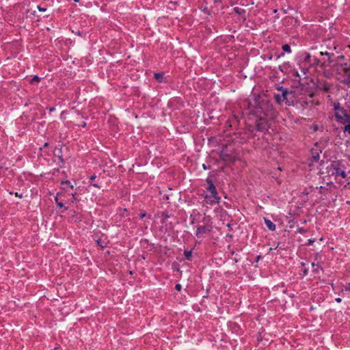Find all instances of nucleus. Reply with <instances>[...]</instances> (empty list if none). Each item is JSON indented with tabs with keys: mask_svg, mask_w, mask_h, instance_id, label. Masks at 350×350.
Wrapping results in <instances>:
<instances>
[{
	"mask_svg": "<svg viewBox=\"0 0 350 350\" xmlns=\"http://www.w3.org/2000/svg\"><path fill=\"white\" fill-rule=\"evenodd\" d=\"M86 125H87V124H86V122H83L81 123V126L82 127H85V126H86Z\"/></svg>",
	"mask_w": 350,
	"mask_h": 350,
	"instance_id": "54",
	"label": "nucleus"
},
{
	"mask_svg": "<svg viewBox=\"0 0 350 350\" xmlns=\"http://www.w3.org/2000/svg\"><path fill=\"white\" fill-rule=\"evenodd\" d=\"M293 75L296 77H299V74L297 70H293Z\"/></svg>",
	"mask_w": 350,
	"mask_h": 350,
	"instance_id": "41",
	"label": "nucleus"
},
{
	"mask_svg": "<svg viewBox=\"0 0 350 350\" xmlns=\"http://www.w3.org/2000/svg\"><path fill=\"white\" fill-rule=\"evenodd\" d=\"M311 59H312V57L310 53H306L304 55V56L303 57L304 62H307L308 64H309L310 62L311 61Z\"/></svg>",
	"mask_w": 350,
	"mask_h": 350,
	"instance_id": "27",
	"label": "nucleus"
},
{
	"mask_svg": "<svg viewBox=\"0 0 350 350\" xmlns=\"http://www.w3.org/2000/svg\"><path fill=\"white\" fill-rule=\"evenodd\" d=\"M343 291H350V283H347L342 288Z\"/></svg>",
	"mask_w": 350,
	"mask_h": 350,
	"instance_id": "35",
	"label": "nucleus"
},
{
	"mask_svg": "<svg viewBox=\"0 0 350 350\" xmlns=\"http://www.w3.org/2000/svg\"><path fill=\"white\" fill-rule=\"evenodd\" d=\"M277 90L281 92L280 96L286 105L290 106L291 104L293 103V98L294 95H295V91H289L283 86H278Z\"/></svg>",
	"mask_w": 350,
	"mask_h": 350,
	"instance_id": "7",
	"label": "nucleus"
},
{
	"mask_svg": "<svg viewBox=\"0 0 350 350\" xmlns=\"http://www.w3.org/2000/svg\"><path fill=\"white\" fill-rule=\"evenodd\" d=\"M146 216V213L145 212L141 213L139 215L140 219H144Z\"/></svg>",
	"mask_w": 350,
	"mask_h": 350,
	"instance_id": "45",
	"label": "nucleus"
},
{
	"mask_svg": "<svg viewBox=\"0 0 350 350\" xmlns=\"http://www.w3.org/2000/svg\"><path fill=\"white\" fill-rule=\"evenodd\" d=\"M289 62H285L282 66H279V70L282 72H283V67H284L286 65H288Z\"/></svg>",
	"mask_w": 350,
	"mask_h": 350,
	"instance_id": "40",
	"label": "nucleus"
},
{
	"mask_svg": "<svg viewBox=\"0 0 350 350\" xmlns=\"http://www.w3.org/2000/svg\"><path fill=\"white\" fill-rule=\"evenodd\" d=\"M41 80V78L38 77V75H34L31 80L29 81V83L32 85L33 84H38Z\"/></svg>",
	"mask_w": 350,
	"mask_h": 350,
	"instance_id": "24",
	"label": "nucleus"
},
{
	"mask_svg": "<svg viewBox=\"0 0 350 350\" xmlns=\"http://www.w3.org/2000/svg\"><path fill=\"white\" fill-rule=\"evenodd\" d=\"M308 269L306 268L301 271V273L300 274L302 275L303 276H306V275H308Z\"/></svg>",
	"mask_w": 350,
	"mask_h": 350,
	"instance_id": "36",
	"label": "nucleus"
},
{
	"mask_svg": "<svg viewBox=\"0 0 350 350\" xmlns=\"http://www.w3.org/2000/svg\"><path fill=\"white\" fill-rule=\"evenodd\" d=\"M315 241L314 239H309L307 241L306 245H312Z\"/></svg>",
	"mask_w": 350,
	"mask_h": 350,
	"instance_id": "34",
	"label": "nucleus"
},
{
	"mask_svg": "<svg viewBox=\"0 0 350 350\" xmlns=\"http://www.w3.org/2000/svg\"><path fill=\"white\" fill-rule=\"evenodd\" d=\"M320 159V155L319 153L317 151H312V158L311 161L314 162H318Z\"/></svg>",
	"mask_w": 350,
	"mask_h": 350,
	"instance_id": "20",
	"label": "nucleus"
},
{
	"mask_svg": "<svg viewBox=\"0 0 350 350\" xmlns=\"http://www.w3.org/2000/svg\"><path fill=\"white\" fill-rule=\"evenodd\" d=\"M56 204H57V207L58 208H64V211H62V213H64L65 211L68 210V207L64 206V204L62 200L59 202H57Z\"/></svg>",
	"mask_w": 350,
	"mask_h": 350,
	"instance_id": "26",
	"label": "nucleus"
},
{
	"mask_svg": "<svg viewBox=\"0 0 350 350\" xmlns=\"http://www.w3.org/2000/svg\"><path fill=\"white\" fill-rule=\"evenodd\" d=\"M90 185L96 188H100V186L97 183H90Z\"/></svg>",
	"mask_w": 350,
	"mask_h": 350,
	"instance_id": "48",
	"label": "nucleus"
},
{
	"mask_svg": "<svg viewBox=\"0 0 350 350\" xmlns=\"http://www.w3.org/2000/svg\"><path fill=\"white\" fill-rule=\"evenodd\" d=\"M319 55L321 56L325 55L327 57V66L329 64H332L334 62V60L332 59V56L334 55L333 53H329V52H320Z\"/></svg>",
	"mask_w": 350,
	"mask_h": 350,
	"instance_id": "16",
	"label": "nucleus"
},
{
	"mask_svg": "<svg viewBox=\"0 0 350 350\" xmlns=\"http://www.w3.org/2000/svg\"><path fill=\"white\" fill-rule=\"evenodd\" d=\"M184 256L185 257V259L187 260H192V250H185L184 251Z\"/></svg>",
	"mask_w": 350,
	"mask_h": 350,
	"instance_id": "22",
	"label": "nucleus"
},
{
	"mask_svg": "<svg viewBox=\"0 0 350 350\" xmlns=\"http://www.w3.org/2000/svg\"><path fill=\"white\" fill-rule=\"evenodd\" d=\"M323 74H324V76L326 77H328L329 76V72L327 70H325L323 72Z\"/></svg>",
	"mask_w": 350,
	"mask_h": 350,
	"instance_id": "50",
	"label": "nucleus"
},
{
	"mask_svg": "<svg viewBox=\"0 0 350 350\" xmlns=\"http://www.w3.org/2000/svg\"><path fill=\"white\" fill-rule=\"evenodd\" d=\"M265 135L262 134V136H260L254 134L252 137V143L256 150H263L269 148V139Z\"/></svg>",
	"mask_w": 350,
	"mask_h": 350,
	"instance_id": "6",
	"label": "nucleus"
},
{
	"mask_svg": "<svg viewBox=\"0 0 350 350\" xmlns=\"http://www.w3.org/2000/svg\"><path fill=\"white\" fill-rule=\"evenodd\" d=\"M10 193L14 194L15 196L18 197L19 198H23V195L22 193H18V192H15V193L10 192Z\"/></svg>",
	"mask_w": 350,
	"mask_h": 350,
	"instance_id": "38",
	"label": "nucleus"
},
{
	"mask_svg": "<svg viewBox=\"0 0 350 350\" xmlns=\"http://www.w3.org/2000/svg\"><path fill=\"white\" fill-rule=\"evenodd\" d=\"M54 154L58 158L60 163H64V159H63V156L62 154V148H55Z\"/></svg>",
	"mask_w": 350,
	"mask_h": 350,
	"instance_id": "17",
	"label": "nucleus"
},
{
	"mask_svg": "<svg viewBox=\"0 0 350 350\" xmlns=\"http://www.w3.org/2000/svg\"><path fill=\"white\" fill-rule=\"evenodd\" d=\"M317 87L318 89L321 90H324L325 92H328L330 90L329 84L326 81H319Z\"/></svg>",
	"mask_w": 350,
	"mask_h": 350,
	"instance_id": "13",
	"label": "nucleus"
},
{
	"mask_svg": "<svg viewBox=\"0 0 350 350\" xmlns=\"http://www.w3.org/2000/svg\"><path fill=\"white\" fill-rule=\"evenodd\" d=\"M339 57V58H340V59H343V58H344V56H343V55H341V56H340V57Z\"/></svg>",
	"mask_w": 350,
	"mask_h": 350,
	"instance_id": "63",
	"label": "nucleus"
},
{
	"mask_svg": "<svg viewBox=\"0 0 350 350\" xmlns=\"http://www.w3.org/2000/svg\"><path fill=\"white\" fill-rule=\"evenodd\" d=\"M181 288H182V286H181V284H176L175 285V289H176V291H180L181 290Z\"/></svg>",
	"mask_w": 350,
	"mask_h": 350,
	"instance_id": "39",
	"label": "nucleus"
},
{
	"mask_svg": "<svg viewBox=\"0 0 350 350\" xmlns=\"http://www.w3.org/2000/svg\"><path fill=\"white\" fill-rule=\"evenodd\" d=\"M46 109H47L49 111V112H51H51H53V111H55V107H47Z\"/></svg>",
	"mask_w": 350,
	"mask_h": 350,
	"instance_id": "44",
	"label": "nucleus"
},
{
	"mask_svg": "<svg viewBox=\"0 0 350 350\" xmlns=\"http://www.w3.org/2000/svg\"><path fill=\"white\" fill-rule=\"evenodd\" d=\"M227 227H228L230 230H232V224H227Z\"/></svg>",
	"mask_w": 350,
	"mask_h": 350,
	"instance_id": "55",
	"label": "nucleus"
},
{
	"mask_svg": "<svg viewBox=\"0 0 350 350\" xmlns=\"http://www.w3.org/2000/svg\"><path fill=\"white\" fill-rule=\"evenodd\" d=\"M49 146L48 142H45L43 145V147L40 148V150H42L43 148H47Z\"/></svg>",
	"mask_w": 350,
	"mask_h": 350,
	"instance_id": "47",
	"label": "nucleus"
},
{
	"mask_svg": "<svg viewBox=\"0 0 350 350\" xmlns=\"http://www.w3.org/2000/svg\"><path fill=\"white\" fill-rule=\"evenodd\" d=\"M233 11L239 16L243 15L245 13V10L244 9L239 7L234 8Z\"/></svg>",
	"mask_w": 350,
	"mask_h": 350,
	"instance_id": "23",
	"label": "nucleus"
},
{
	"mask_svg": "<svg viewBox=\"0 0 350 350\" xmlns=\"http://www.w3.org/2000/svg\"><path fill=\"white\" fill-rule=\"evenodd\" d=\"M319 200H324V198L323 196H321L319 198Z\"/></svg>",
	"mask_w": 350,
	"mask_h": 350,
	"instance_id": "59",
	"label": "nucleus"
},
{
	"mask_svg": "<svg viewBox=\"0 0 350 350\" xmlns=\"http://www.w3.org/2000/svg\"><path fill=\"white\" fill-rule=\"evenodd\" d=\"M163 220L162 221V223L163 224L165 222V220L170 217V215L167 213H163Z\"/></svg>",
	"mask_w": 350,
	"mask_h": 350,
	"instance_id": "37",
	"label": "nucleus"
},
{
	"mask_svg": "<svg viewBox=\"0 0 350 350\" xmlns=\"http://www.w3.org/2000/svg\"><path fill=\"white\" fill-rule=\"evenodd\" d=\"M310 66L315 67L320 66L321 68H325L327 67V64L326 62H323L320 59L317 57L312 58L311 61L309 63Z\"/></svg>",
	"mask_w": 350,
	"mask_h": 350,
	"instance_id": "11",
	"label": "nucleus"
},
{
	"mask_svg": "<svg viewBox=\"0 0 350 350\" xmlns=\"http://www.w3.org/2000/svg\"><path fill=\"white\" fill-rule=\"evenodd\" d=\"M206 191H208L209 193L203 195V197L206 200L207 204L212 205L214 204H219L220 202L221 198L218 196V192L215 185L207 186Z\"/></svg>",
	"mask_w": 350,
	"mask_h": 350,
	"instance_id": "5",
	"label": "nucleus"
},
{
	"mask_svg": "<svg viewBox=\"0 0 350 350\" xmlns=\"http://www.w3.org/2000/svg\"><path fill=\"white\" fill-rule=\"evenodd\" d=\"M96 243H97V244H98V245H100V246H101V247H104V245H103V242L101 241V240H100V239H98V240L96 241Z\"/></svg>",
	"mask_w": 350,
	"mask_h": 350,
	"instance_id": "46",
	"label": "nucleus"
},
{
	"mask_svg": "<svg viewBox=\"0 0 350 350\" xmlns=\"http://www.w3.org/2000/svg\"><path fill=\"white\" fill-rule=\"evenodd\" d=\"M219 157L222 161L226 163H232L234 161V157L231 153H228L225 149L220 151Z\"/></svg>",
	"mask_w": 350,
	"mask_h": 350,
	"instance_id": "10",
	"label": "nucleus"
},
{
	"mask_svg": "<svg viewBox=\"0 0 350 350\" xmlns=\"http://www.w3.org/2000/svg\"><path fill=\"white\" fill-rule=\"evenodd\" d=\"M295 297L294 294H291V295H290V297H292V298H293V297Z\"/></svg>",
	"mask_w": 350,
	"mask_h": 350,
	"instance_id": "60",
	"label": "nucleus"
},
{
	"mask_svg": "<svg viewBox=\"0 0 350 350\" xmlns=\"http://www.w3.org/2000/svg\"><path fill=\"white\" fill-rule=\"evenodd\" d=\"M282 49L283 53H282L281 54H280V55H278L277 56L278 59L280 58L282 56H284V53H291V46L288 44H285L282 45Z\"/></svg>",
	"mask_w": 350,
	"mask_h": 350,
	"instance_id": "15",
	"label": "nucleus"
},
{
	"mask_svg": "<svg viewBox=\"0 0 350 350\" xmlns=\"http://www.w3.org/2000/svg\"><path fill=\"white\" fill-rule=\"evenodd\" d=\"M61 185L63 186L62 189L67 192L68 193H70V190H73L74 186L71 184L69 180H62Z\"/></svg>",
	"mask_w": 350,
	"mask_h": 350,
	"instance_id": "12",
	"label": "nucleus"
},
{
	"mask_svg": "<svg viewBox=\"0 0 350 350\" xmlns=\"http://www.w3.org/2000/svg\"><path fill=\"white\" fill-rule=\"evenodd\" d=\"M61 196H62V192H57L56 193V196L54 197V200H55L56 204L61 201L59 199V197Z\"/></svg>",
	"mask_w": 350,
	"mask_h": 350,
	"instance_id": "33",
	"label": "nucleus"
},
{
	"mask_svg": "<svg viewBox=\"0 0 350 350\" xmlns=\"http://www.w3.org/2000/svg\"><path fill=\"white\" fill-rule=\"evenodd\" d=\"M38 10L40 12H45L46 10V8H42L40 5H38Z\"/></svg>",
	"mask_w": 350,
	"mask_h": 350,
	"instance_id": "42",
	"label": "nucleus"
},
{
	"mask_svg": "<svg viewBox=\"0 0 350 350\" xmlns=\"http://www.w3.org/2000/svg\"><path fill=\"white\" fill-rule=\"evenodd\" d=\"M77 116H79V117H81V118H83V115L81 114V113L79 111H77Z\"/></svg>",
	"mask_w": 350,
	"mask_h": 350,
	"instance_id": "53",
	"label": "nucleus"
},
{
	"mask_svg": "<svg viewBox=\"0 0 350 350\" xmlns=\"http://www.w3.org/2000/svg\"><path fill=\"white\" fill-rule=\"evenodd\" d=\"M75 3L79 2L80 0H73Z\"/></svg>",
	"mask_w": 350,
	"mask_h": 350,
	"instance_id": "61",
	"label": "nucleus"
},
{
	"mask_svg": "<svg viewBox=\"0 0 350 350\" xmlns=\"http://www.w3.org/2000/svg\"><path fill=\"white\" fill-rule=\"evenodd\" d=\"M264 221H265V224L267 228L269 230H271V231L275 230V228H276L275 224H273L270 219H269L266 217H264Z\"/></svg>",
	"mask_w": 350,
	"mask_h": 350,
	"instance_id": "14",
	"label": "nucleus"
},
{
	"mask_svg": "<svg viewBox=\"0 0 350 350\" xmlns=\"http://www.w3.org/2000/svg\"><path fill=\"white\" fill-rule=\"evenodd\" d=\"M202 167L204 170H207L210 167V166H206V164H202Z\"/></svg>",
	"mask_w": 350,
	"mask_h": 350,
	"instance_id": "52",
	"label": "nucleus"
},
{
	"mask_svg": "<svg viewBox=\"0 0 350 350\" xmlns=\"http://www.w3.org/2000/svg\"><path fill=\"white\" fill-rule=\"evenodd\" d=\"M154 78L159 82L164 81V74L163 72H157L154 74Z\"/></svg>",
	"mask_w": 350,
	"mask_h": 350,
	"instance_id": "18",
	"label": "nucleus"
},
{
	"mask_svg": "<svg viewBox=\"0 0 350 350\" xmlns=\"http://www.w3.org/2000/svg\"><path fill=\"white\" fill-rule=\"evenodd\" d=\"M96 178V175L95 174L91 175L90 176V180H94Z\"/></svg>",
	"mask_w": 350,
	"mask_h": 350,
	"instance_id": "43",
	"label": "nucleus"
},
{
	"mask_svg": "<svg viewBox=\"0 0 350 350\" xmlns=\"http://www.w3.org/2000/svg\"><path fill=\"white\" fill-rule=\"evenodd\" d=\"M335 301L337 302V303H340L342 301V299L340 298V297H337L335 299Z\"/></svg>",
	"mask_w": 350,
	"mask_h": 350,
	"instance_id": "49",
	"label": "nucleus"
},
{
	"mask_svg": "<svg viewBox=\"0 0 350 350\" xmlns=\"http://www.w3.org/2000/svg\"><path fill=\"white\" fill-rule=\"evenodd\" d=\"M310 98V96L305 94L295 92V95H294L293 98V103L291 104L290 106L295 107L296 109L304 111L308 107Z\"/></svg>",
	"mask_w": 350,
	"mask_h": 350,
	"instance_id": "3",
	"label": "nucleus"
},
{
	"mask_svg": "<svg viewBox=\"0 0 350 350\" xmlns=\"http://www.w3.org/2000/svg\"><path fill=\"white\" fill-rule=\"evenodd\" d=\"M314 189L316 190H318L319 193L323 194V195H325L328 191V189L323 186L316 187Z\"/></svg>",
	"mask_w": 350,
	"mask_h": 350,
	"instance_id": "25",
	"label": "nucleus"
},
{
	"mask_svg": "<svg viewBox=\"0 0 350 350\" xmlns=\"http://www.w3.org/2000/svg\"><path fill=\"white\" fill-rule=\"evenodd\" d=\"M345 126L344 127V132L345 133H348L349 135H350V122H345Z\"/></svg>",
	"mask_w": 350,
	"mask_h": 350,
	"instance_id": "29",
	"label": "nucleus"
},
{
	"mask_svg": "<svg viewBox=\"0 0 350 350\" xmlns=\"http://www.w3.org/2000/svg\"><path fill=\"white\" fill-rule=\"evenodd\" d=\"M307 232H308L307 230H306L301 227H298L296 230V232L299 233V234H305Z\"/></svg>",
	"mask_w": 350,
	"mask_h": 350,
	"instance_id": "32",
	"label": "nucleus"
},
{
	"mask_svg": "<svg viewBox=\"0 0 350 350\" xmlns=\"http://www.w3.org/2000/svg\"><path fill=\"white\" fill-rule=\"evenodd\" d=\"M338 70L340 72L344 74V79H342V83L345 85H350V61L341 64Z\"/></svg>",
	"mask_w": 350,
	"mask_h": 350,
	"instance_id": "8",
	"label": "nucleus"
},
{
	"mask_svg": "<svg viewBox=\"0 0 350 350\" xmlns=\"http://www.w3.org/2000/svg\"><path fill=\"white\" fill-rule=\"evenodd\" d=\"M206 182L208 186H211V185H214L211 176H208L206 178Z\"/></svg>",
	"mask_w": 350,
	"mask_h": 350,
	"instance_id": "31",
	"label": "nucleus"
},
{
	"mask_svg": "<svg viewBox=\"0 0 350 350\" xmlns=\"http://www.w3.org/2000/svg\"><path fill=\"white\" fill-rule=\"evenodd\" d=\"M334 107L335 118L338 123L345 124V122L349 121L350 115L344 107L340 106V103H334Z\"/></svg>",
	"mask_w": 350,
	"mask_h": 350,
	"instance_id": "4",
	"label": "nucleus"
},
{
	"mask_svg": "<svg viewBox=\"0 0 350 350\" xmlns=\"http://www.w3.org/2000/svg\"><path fill=\"white\" fill-rule=\"evenodd\" d=\"M278 10L276 9L273 10V13H276Z\"/></svg>",
	"mask_w": 350,
	"mask_h": 350,
	"instance_id": "62",
	"label": "nucleus"
},
{
	"mask_svg": "<svg viewBox=\"0 0 350 350\" xmlns=\"http://www.w3.org/2000/svg\"><path fill=\"white\" fill-rule=\"evenodd\" d=\"M312 272L318 273L319 270H323L322 266L319 263L312 262Z\"/></svg>",
	"mask_w": 350,
	"mask_h": 350,
	"instance_id": "19",
	"label": "nucleus"
},
{
	"mask_svg": "<svg viewBox=\"0 0 350 350\" xmlns=\"http://www.w3.org/2000/svg\"><path fill=\"white\" fill-rule=\"evenodd\" d=\"M279 288H280V286L279 285H276V286H274L273 287V291H278L279 289Z\"/></svg>",
	"mask_w": 350,
	"mask_h": 350,
	"instance_id": "51",
	"label": "nucleus"
},
{
	"mask_svg": "<svg viewBox=\"0 0 350 350\" xmlns=\"http://www.w3.org/2000/svg\"><path fill=\"white\" fill-rule=\"evenodd\" d=\"M194 223V219H193L191 221V224H193Z\"/></svg>",
	"mask_w": 350,
	"mask_h": 350,
	"instance_id": "64",
	"label": "nucleus"
},
{
	"mask_svg": "<svg viewBox=\"0 0 350 350\" xmlns=\"http://www.w3.org/2000/svg\"><path fill=\"white\" fill-rule=\"evenodd\" d=\"M345 169V166L339 160L332 161L330 165L327 167V171L329 175L335 177L340 176L342 178H345L347 176Z\"/></svg>",
	"mask_w": 350,
	"mask_h": 350,
	"instance_id": "2",
	"label": "nucleus"
},
{
	"mask_svg": "<svg viewBox=\"0 0 350 350\" xmlns=\"http://www.w3.org/2000/svg\"><path fill=\"white\" fill-rule=\"evenodd\" d=\"M68 195L72 196V198L70 200V203H74L76 202H79L80 200L79 198H78V197L77 196L76 192H70L68 193Z\"/></svg>",
	"mask_w": 350,
	"mask_h": 350,
	"instance_id": "21",
	"label": "nucleus"
},
{
	"mask_svg": "<svg viewBox=\"0 0 350 350\" xmlns=\"http://www.w3.org/2000/svg\"><path fill=\"white\" fill-rule=\"evenodd\" d=\"M127 212H128V211H127L126 208H122V209L120 210L119 214H120V215L121 217H126L128 215Z\"/></svg>",
	"mask_w": 350,
	"mask_h": 350,
	"instance_id": "30",
	"label": "nucleus"
},
{
	"mask_svg": "<svg viewBox=\"0 0 350 350\" xmlns=\"http://www.w3.org/2000/svg\"><path fill=\"white\" fill-rule=\"evenodd\" d=\"M302 71L304 72V74H306V71H308V69L303 68Z\"/></svg>",
	"mask_w": 350,
	"mask_h": 350,
	"instance_id": "57",
	"label": "nucleus"
},
{
	"mask_svg": "<svg viewBox=\"0 0 350 350\" xmlns=\"http://www.w3.org/2000/svg\"><path fill=\"white\" fill-rule=\"evenodd\" d=\"M274 98H275V102L278 104H282V103H284V101L282 100L280 94H275Z\"/></svg>",
	"mask_w": 350,
	"mask_h": 350,
	"instance_id": "28",
	"label": "nucleus"
},
{
	"mask_svg": "<svg viewBox=\"0 0 350 350\" xmlns=\"http://www.w3.org/2000/svg\"><path fill=\"white\" fill-rule=\"evenodd\" d=\"M211 231V226H200L196 230V236L198 238H202L204 237L206 234H208Z\"/></svg>",
	"mask_w": 350,
	"mask_h": 350,
	"instance_id": "9",
	"label": "nucleus"
},
{
	"mask_svg": "<svg viewBox=\"0 0 350 350\" xmlns=\"http://www.w3.org/2000/svg\"><path fill=\"white\" fill-rule=\"evenodd\" d=\"M300 265H301L302 267H304V266H306V262H300Z\"/></svg>",
	"mask_w": 350,
	"mask_h": 350,
	"instance_id": "56",
	"label": "nucleus"
},
{
	"mask_svg": "<svg viewBox=\"0 0 350 350\" xmlns=\"http://www.w3.org/2000/svg\"><path fill=\"white\" fill-rule=\"evenodd\" d=\"M250 113L257 118L256 120V131L266 135L269 129L273 116V109L268 102L254 100V103H249Z\"/></svg>",
	"mask_w": 350,
	"mask_h": 350,
	"instance_id": "1",
	"label": "nucleus"
},
{
	"mask_svg": "<svg viewBox=\"0 0 350 350\" xmlns=\"http://www.w3.org/2000/svg\"><path fill=\"white\" fill-rule=\"evenodd\" d=\"M239 259H238V258H235L234 259V262H239Z\"/></svg>",
	"mask_w": 350,
	"mask_h": 350,
	"instance_id": "58",
	"label": "nucleus"
}]
</instances>
